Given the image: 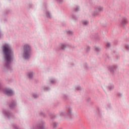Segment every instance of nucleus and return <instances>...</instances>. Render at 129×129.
<instances>
[{
  "instance_id": "9d476101",
  "label": "nucleus",
  "mask_w": 129,
  "mask_h": 129,
  "mask_svg": "<svg viewBox=\"0 0 129 129\" xmlns=\"http://www.w3.org/2000/svg\"><path fill=\"white\" fill-rule=\"evenodd\" d=\"M29 77H32V76L31 75H29Z\"/></svg>"
},
{
  "instance_id": "423d86ee",
  "label": "nucleus",
  "mask_w": 129,
  "mask_h": 129,
  "mask_svg": "<svg viewBox=\"0 0 129 129\" xmlns=\"http://www.w3.org/2000/svg\"><path fill=\"white\" fill-rule=\"evenodd\" d=\"M71 111H72L71 109H69V111H68V114H71Z\"/></svg>"
},
{
  "instance_id": "1a4fd4ad",
  "label": "nucleus",
  "mask_w": 129,
  "mask_h": 129,
  "mask_svg": "<svg viewBox=\"0 0 129 129\" xmlns=\"http://www.w3.org/2000/svg\"><path fill=\"white\" fill-rule=\"evenodd\" d=\"M110 45V44L109 43H108V44H107V47H109Z\"/></svg>"
},
{
  "instance_id": "f257e3e1",
  "label": "nucleus",
  "mask_w": 129,
  "mask_h": 129,
  "mask_svg": "<svg viewBox=\"0 0 129 129\" xmlns=\"http://www.w3.org/2000/svg\"><path fill=\"white\" fill-rule=\"evenodd\" d=\"M3 51L4 52L7 63H10L12 61L13 57V50H12L11 46L9 44L5 45L3 48Z\"/></svg>"
},
{
  "instance_id": "6e6552de",
  "label": "nucleus",
  "mask_w": 129,
  "mask_h": 129,
  "mask_svg": "<svg viewBox=\"0 0 129 129\" xmlns=\"http://www.w3.org/2000/svg\"><path fill=\"white\" fill-rule=\"evenodd\" d=\"M47 17H48L49 18H50V14H49V13H48Z\"/></svg>"
},
{
  "instance_id": "f03ea898",
  "label": "nucleus",
  "mask_w": 129,
  "mask_h": 129,
  "mask_svg": "<svg viewBox=\"0 0 129 129\" xmlns=\"http://www.w3.org/2000/svg\"><path fill=\"white\" fill-rule=\"evenodd\" d=\"M30 50L31 47L28 45H25L24 46V57L25 59H28L30 57Z\"/></svg>"
},
{
  "instance_id": "4468645a",
  "label": "nucleus",
  "mask_w": 129,
  "mask_h": 129,
  "mask_svg": "<svg viewBox=\"0 0 129 129\" xmlns=\"http://www.w3.org/2000/svg\"><path fill=\"white\" fill-rule=\"evenodd\" d=\"M112 88H113V86H112Z\"/></svg>"
},
{
  "instance_id": "9b49d317",
  "label": "nucleus",
  "mask_w": 129,
  "mask_h": 129,
  "mask_svg": "<svg viewBox=\"0 0 129 129\" xmlns=\"http://www.w3.org/2000/svg\"><path fill=\"white\" fill-rule=\"evenodd\" d=\"M70 34H72V32L70 31Z\"/></svg>"
},
{
  "instance_id": "f8f14e48",
  "label": "nucleus",
  "mask_w": 129,
  "mask_h": 129,
  "mask_svg": "<svg viewBox=\"0 0 129 129\" xmlns=\"http://www.w3.org/2000/svg\"><path fill=\"white\" fill-rule=\"evenodd\" d=\"M31 75H33V74H31Z\"/></svg>"
},
{
  "instance_id": "7ed1b4c3",
  "label": "nucleus",
  "mask_w": 129,
  "mask_h": 129,
  "mask_svg": "<svg viewBox=\"0 0 129 129\" xmlns=\"http://www.w3.org/2000/svg\"><path fill=\"white\" fill-rule=\"evenodd\" d=\"M6 94L7 95L10 96V95H13L14 94V92L11 90H7L6 91Z\"/></svg>"
},
{
  "instance_id": "20e7f679",
  "label": "nucleus",
  "mask_w": 129,
  "mask_h": 129,
  "mask_svg": "<svg viewBox=\"0 0 129 129\" xmlns=\"http://www.w3.org/2000/svg\"><path fill=\"white\" fill-rule=\"evenodd\" d=\"M126 23H127V20H126V19L124 18L122 20V25H124V24H126Z\"/></svg>"
},
{
  "instance_id": "39448f33",
  "label": "nucleus",
  "mask_w": 129,
  "mask_h": 129,
  "mask_svg": "<svg viewBox=\"0 0 129 129\" xmlns=\"http://www.w3.org/2000/svg\"><path fill=\"white\" fill-rule=\"evenodd\" d=\"M83 23L84 24V25H87V24H88V21H84L83 22Z\"/></svg>"
},
{
  "instance_id": "ddd939ff",
  "label": "nucleus",
  "mask_w": 129,
  "mask_h": 129,
  "mask_svg": "<svg viewBox=\"0 0 129 129\" xmlns=\"http://www.w3.org/2000/svg\"><path fill=\"white\" fill-rule=\"evenodd\" d=\"M129 48V47L128 46V48H127V49H128Z\"/></svg>"
},
{
  "instance_id": "0eeeda50",
  "label": "nucleus",
  "mask_w": 129,
  "mask_h": 129,
  "mask_svg": "<svg viewBox=\"0 0 129 129\" xmlns=\"http://www.w3.org/2000/svg\"><path fill=\"white\" fill-rule=\"evenodd\" d=\"M61 47L62 49H64L65 47H66L64 44L61 45Z\"/></svg>"
}]
</instances>
